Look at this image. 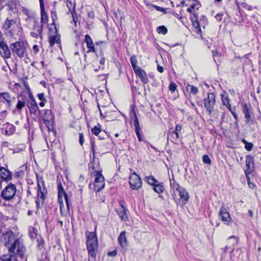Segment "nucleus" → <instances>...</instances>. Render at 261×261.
<instances>
[{
  "instance_id": "f257e3e1",
  "label": "nucleus",
  "mask_w": 261,
  "mask_h": 261,
  "mask_svg": "<svg viewBox=\"0 0 261 261\" xmlns=\"http://www.w3.org/2000/svg\"><path fill=\"white\" fill-rule=\"evenodd\" d=\"M86 245L88 254L90 256L95 258L98 249L97 236L95 232H87L86 233Z\"/></svg>"
},
{
  "instance_id": "f03ea898",
  "label": "nucleus",
  "mask_w": 261,
  "mask_h": 261,
  "mask_svg": "<svg viewBox=\"0 0 261 261\" xmlns=\"http://www.w3.org/2000/svg\"><path fill=\"white\" fill-rule=\"evenodd\" d=\"M8 250L7 254L12 255L13 256L22 258L25 252V248L23 244L19 239H17L7 247Z\"/></svg>"
},
{
  "instance_id": "7ed1b4c3",
  "label": "nucleus",
  "mask_w": 261,
  "mask_h": 261,
  "mask_svg": "<svg viewBox=\"0 0 261 261\" xmlns=\"http://www.w3.org/2000/svg\"><path fill=\"white\" fill-rule=\"evenodd\" d=\"M29 45L23 41H16L10 44V48L12 53L20 58L28 56V48Z\"/></svg>"
},
{
  "instance_id": "20e7f679",
  "label": "nucleus",
  "mask_w": 261,
  "mask_h": 261,
  "mask_svg": "<svg viewBox=\"0 0 261 261\" xmlns=\"http://www.w3.org/2000/svg\"><path fill=\"white\" fill-rule=\"evenodd\" d=\"M26 20L32 23L33 31L30 33L31 36L34 38H38L39 37L42 39L43 25L39 24V22L33 17H29Z\"/></svg>"
},
{
  "instance_id": "39448f33",
  "label": "nucleus",
  "mask_w": 261,
  "mask_h": 261,
  "mask_svg": "<svg viewBox=\"0 0 261 261\" xmlns=\"http://www.w3.org/2000/svg\"><path fill=\"white\" fill-rule=\"evenodd\" d=\"M130 118L132 120L134 121V125L135 126V130L138 140L141 142L142 141V137L141 134V128L139 125V122L137 118L136 112L135 107L134 105L130 106Z\"/></svg>"
},
{
  "instance_id": "423d86ee",
  "label": "nucleus",
  "mask_w": 261,
  "mask_h": 261,
  "mask_svg": "<svg viewBox=\"0 0 261 261\" xmlns=\"http://www.w3.org/2000/svg\"><path fill=\"white\" fill-rule=\"evenodd\" d=\"M16 192V186L13 184H9L3 190L1 196L5 201H9L14 197Z\"/></svg>"
},
{
  "instance_id": "0eeeda50",
  "label": "nucleus",
  "mask_w": 261,
  "mask_h": 261,
  "mask_svg": "<svg viewBox=\"0 0 261 261\" xmlns=\"http://www.w3.org/2000/svg\"><path fill=\"white\" fill-rule=\"evenodd\" d=\"M203 103L205 108L211 115L214 111V106L216 104L215 94L214 93H208L207 97L203 99Z\"/></svg>"
},
{
  "instance_id": "6e6552de",
  "label": "nucleus",
  "mask_w": 261,
  "mask_h": 261,
  "mask_svg": "<svg viewBox=\"0 0 261 261\" xmlns=\"http://www.w3.org/2000/svg\"><path fill=\"white\" fill-rule=\"evenodd\" d=\"M129 184L132 190H137L142 186V180L140 177L135 172L129 176Z\"/></svg>"
},
{
  "instance_id": "1a4fd4ad",
  "label": "nucleus",
  "mask_w": 261,
  "mask_h": 261,
  "mask_svg": "<svg viewBox=\"0 0 261 261\" xmlns=\"http://www.w3.org/2000/svg\"><path fill=\"white\" fill-rule=\"evenodd\" d=\"M95 176L94 186L95 190L97 192L99 191L105 187V178L102 176L101 171H95Z\"/></svg>"
},
{
  "instance_id": "9d476101",
  "label": "nucleus",
  "mask_w": 261,
  "mask_h": 261,
  "mask_svg": "<svg viewBox=\"0 0 261 261\" xmlns=\"http://www.w3.org/2000/svg\"><path fill=\"white\" fill-rule=\"evenodd\" d=\"M242 105L243 107L242 111L245 118V122L247 124L254 125L255 123H256V122L254 119L252 118V112L250 111V110L249 108L250 107V105H249L248 106L246 103H242Z\"/></svg>"
},
{
  "instance_id": "9b49d317",
  "label": "nucleus",
  "mask_w": 261,
  "mask_h": 261,
  "mask_svg": "<svg viewBox=\"0 0 261 261\" xmlns=\"http://www.w3.org/2000/svg\"><path fill=\"white\" fill-rule=\"evenodd\" d=\"M29 97L30 100L27 102V106L29 108L30 113L36 115L39 110L36 100L31 92L29 93Z\"/></svg>"
},
{
  "instance_id": "f8f14e48",
  "label": "nucleus",
  "mask_w": 261,
  "mask_h": 261,
  "mask_svg": "<svg viewBox=\"0 0 261 261\" xmlns=\"http://www.w3.org/2000/svg\"><path fill=\"white\" fill-rule=\"evenodd\" d=\"M219 215L220 219L227 225H229L232 221V219L230 216V214L227 211L224 205H222L219 212Z\"/></svg>"
},
{
  "instance_id": "ddd939ff",
  "label": "nucleus",
  "mask_w": 261,
  "mask_h": 261,
  "mask_svg": "<svg viewBox=\"0 0 261 261\" xmlns=\"http://www.w3.org/2000/svg\"><path fill=\"white\" fill-rule=\"evenodd\" d=\"M176 190L178 191L180 198L179 202H181L182 204H185L189 199V195L187 191L182 187L177 184Z\"/></svg>"
},
{
  "instance_id": "4468645a",
  "label": "nucleus",
  "mask_w": 261,
  "mask_h": 261,
  "mask_svg": "<svg viewBox=\"0 0 261 261\" xmlns=\"http://www.w3.org/2000/svg\"><path fill=\"white\" fill-rule=\"evenodd\" d=\"M14 234L11 230L3 233L1 237L2 240L4 241V245L6 248L11 245V243L14 240Z\"/></svg>"
},
{
  "instance_id": "2eb2a0df",
  "label": "nucleus",
  "mask_w": 261,
  "mask_h": 261,
  "mask_svg": "<svg viewBox=\"0 0 261 261\" xmlns=\"http://www.w3.org/2000/svg\"><path fill=\"white\" fill-rule=\"evenodd\" d=\"M198 13L195 11H193L191 15V20L193 27L196 29V33L200 34L201 33V30L200 29V22L198 20Z\"/></svg>"
},
{
  "instance_id": "dca6fc26",
  "label": "nucleus",
  "mask_w": 261,
  "mask_h": 261,
  "mask_svg": "<svg viewBox=\"0 0 261 261\" xmlns=\"http://www.w3.org/2000/svg\"><path fill=\"white\" fill-rule=\"evenodd\" d=\"M246 166L247 169L245 172L246 175L248 177V174H250L254 168L253 158L251 155H248L246 157Z\"/></svg>"
},
{
  "instance_id": "f3484780",
  "label": "nucleus",
  "mask_w": 261,
  "mask_h": 261,
  "mask_svg": "<svg viewBox=\"0 0 261 261\" xmlns=\"http://www.w3.org/2000/svg\"><path fill=\"white\" fill-rule=\"evenodd\" d=\"M0 55L7 59L11 57V50L4 41L0 43Z\"/></svg>"
},
{
  "instance_id": "a211bd4d",
  "label": "nucleus",
  "mask_w": 261,
  "mask_h": 261,
  "mask_svg": "<svg viewBox=\"0 0 261 261\" xmlns=\"http://www.w3.org/2000/svg\"><path fill=\"white\" fill-rule=\"evenodd\" d=\"M12 178V173L7 169L4 167L0 168V180L1 182L2 181H9Z\"/></svg>"
},
{
  "instance_id": "6ab92c4d",
  "label": "nucleus",
  "mask_w": 261,
  "mask_h": 261,
  "mask_svg": "<svg viewBox=\"0 0 261 261\" xmlns=\"http://www.w3.org/2000/svg\"><path fill=\"white\" fill-rule=\"evenodd\" d=\"M58 200L60 203V211L61 213H62V208L63 207V201H61V198L63 196L65 197L66 196H68L67 194L64 191L63 186L61 182L58 184Z\"/></svg>"
},
{
  "instance_id": "aec40b11",
  "label": "nucleus",
  "mask_w": 261,
  "mask_h": 261,
  "mask_svg": "<svg viewBox=\"0 0 261 261\" xmlns=\"http://www.w3.org/2000/svg\"><path fill=\"white\" fill-rule=\"evenodd\" d=\"M18 101L16 106V109L18 111H21L22 109L27 105V101L28 100L27 96L25 95L21 94L17 97Z\"/></svg>"
},
{
  "instance_id": "412c9836",
  "label": "nucleus",
  "mask_w": 261,
  "mask_h": 261,
  "mask_svg": "<svg viewBox=\"0 0 261 261\" xmlns=\"http://www.w3.org/2000/svg\"><path fill=\"white\" fill-rule=\"evenodd\" d=\"M2 129L3 134L6 136H11L14 133L15 127L12 124L6 123L3 125Z\"/></svg>"
},
{
  "instance_id": "4be33fe9",
  "label": "nucleus",
  "mask_w": 261,
  "mask_h": 261,
  "mask_svg": "<svg viewBox=\"0 0 261 261\" xmlns=\"http://www.w3.org/2000/svg\"><path fill=\"white\" fill-rule=\"evenodd\" d=\"M16 27V20L7 18L4 24L3 27L8 31L12 35V30Z\"/></svg>"
},
{
  "instance_id": "5701e85b",
  "label": "nucleus",
  "mask_w": 261,
  "mask_h": 261,
  "mask_svg": "<svg viewBox=\"0 0 261 261\" xmlns=\"http://www.w3.org/2000/svg\"><path fill=\"white\" fill-rule=\"evenodd\" d=\"M135 73L144 84H146L148 83L149 81L147 75L144 70L140 68L135 71Z\"/></svg>"
},
{
  "instance_id": "b1692460",
  "label": "nucleus",
  "mask_w": 261,
  "mask_h": 261,
  "mask_svg": "<svg viewBox=\"0 0 261 261\" xmlns=\"http://www.w3.org/2000/svg\"><path fill=\"white\" fill-rule=\"evenodd\" d=\"M120 207L116 210L117 213L121 220L126 221L128 220V217L126 213V208L122 202L120 203Z\"/></svg>"
},
{
  "instance_id": "393cba45",
  "label": "nucleus",
  "mask_w": 261,
  "mask_h": 261,
  "mask_svg": "<svg viewBox=\"0 0 261 261\" xmlns=\"http://www.w3.org/2000/svg\"><path fill=\"white\" fill-rule=\"evenodd\" d=\"M37 178L38 179L37 175ZM37 186V196L39 198H41L43 201H44L46 198V196L44 194L45 189H43V190H41V186H44V181L42 180V178H40V182H39V180H38Z\"/></svg>"
},
{
  "instance_id": "a878e982",
  "label": "nucleus",
  "mask_w": 261,
  "mask_h": 261,
  "mask_svg": "<svg viewBox=\"0 0 261 261\" xmlns=\"http://www.w3.org/2000/svg\"><path fill=\"white\" fill-rule=\"evenodd\" d=\"M85 43H86L87 47L88 49V50L87 51V53H90V52H95V49L94 47V45L92 41V39H91V37L87 34L85 35V40H84Z\"/></svg>"
},
{
  "instance_id": "bb28decb",
  "label": "nucleus",
  "mask_w": 261,
  "mask_h": 261,
  "mask_svg": "<svg viewBox=\"0 0 261 261\" xmlns=\"http://www.w3.org/2000/svg\"><path fill=\"white\" fill-rule=\"evenodd\" d=\"M221 98L223 105L227 108L229 110H231L232 108L231 107L230 100L228 94L226 92L221 94Z\"/></svg>"
},
{
  "instance_id": "cd10ccee",
  "label": "nucleus",
  "mask_w": 261,
  "mask_h": 261,
  "mask_svg": "<svg viewBox=\"0 0 261 261\" xmlns=\"http://www.w3.org/2000/svg\"><path fill=\"white\" fill-rule=\"evenodd\" d=\"M125 234L126 232L123 231L120 232L118 238L119 244L122 248H125L127 246V239Z\"/></svg>"
},
{
  "instance_id": "c85d7f7f",
  "label": "nucleus",
  "mask_w": 261,
  "mask_h": 261,
  "mask_svg": "<svg viewBox=\"0 0 261 261\" xmlns=\"http://www.w3.org/2000/svg\"><path fill=\"white\" fill-rule=\"evenodd\" d=\"M13 0H0V9L2 10L5 7L8 11L13 9Z\"/></svg>"
},
{
  "instance_id": "c756f323",
  "label": "nucleus",
  "mask_w": 261,
  "mask_h": 261,
  "mask_svg": "<svg viewBox=\"0 0 261 261\" xmlns=\"http://www.w3.org/2000/svg\"><path fill=\"white\" fill-rule=\"evenodd\" d=\"M40 6L41 9V24L44 25L48 21V16L45 11L44 4H41Z\"/></svg>"
},
{
  "instance_id": "7c9ffc66",
  "label": "nucleus",
  "mask_w": 261,
  "mask_h": 261,
  "mask_svg": "<svg viewBox=\"0 0 261 261\" xmlns=\"http://www.w3.org/2000/svg\"><path fill=\"white\" fill-rule=\"evenodd\" d=\"M0 100L4 101V100L8 103L9 107L11 104V96L8 92L0 93Z\"/></svg>"
},
{
  "instance_id": "2f4dec72",
  "label": "nucleus",
  "mask_w": 261,
  "mask_h": 261,
  "mask_svg": "<svg viewBox=\"0 0 261 261\" xmlns=\"http://www.w3.org/2000/svg\"><path fill=\"white\" fill-rule=\"evenodd\" d=\"M49 42L51 46H53L55 43L60 44V35H56L50 36L49 38Z\"/></svg>"
},
{
  "instance_id": "473e14b6",
  "label": "nucleus",
  "mask_w": 261,
  "mask_h": 261,
  "mask_svg": "<svg viewBox=\"0 0 261 261\" xmlns=\"http://www.w3.org/2000/svg\"><path fill=\"white\" fill-rule=\"evenodd\" d=\"M153 190L158 194H162L164 192L165 187L163 182L158 181L153 187Z\"/></svg>"
},
{
  "instance_id": "72a5a7b5",
  "label": "nucleus",
  "mask_w": 261,
  "mask_h": 261,
  "mask_svg": "<svg viewBox=\"0 0 261 261\" xmlns=\"http://www.w3.org/2000/svg\"><path fill=\"white\" fill-rule=\"evenodd\" d=\"M144 180L148 184H149L150 186H152V187H153L159 181L152 175H150V176H146L144 178Z\"/></svg>"
},
{
  "instance_id": "f704fd0d",
  "label": "nucleus",
  "mask_w": 261,
  "mask_h": 261,
  "mask_svg": "<svg viewBox=\"0 0 261 261\" xmlns=\"http://www.w3.org/2000/svg\"><path fill=\"white\" fill-rule=\"evenodd\" d=\"M17 258L12 255L4 254L0 258V261H18Z\"/></svg>"
},
{
  "instance_id": "c9c22d12",
  "label": "nucleus",
  "mask_w": 261,
  "mask_h": 261,
  "mask_svg": "<svg viewBox=\"0 0 261 261\" xmlns=\"http://www.w3.org/2000/svg\"><path fill=\"white\" fill-rule=\"evenodd\" d=\"M130 62L132 67L134 70V72L138 70V69L140 68L141 67L138 66L137 65V60L136 56H132L130 59Z\"/></svg>"
},
{
  "instance_id": "e433bc0d",
  "label": "nucleus",
  "mask_w": 261,
  "mask_h": 261,
  "mask_svg": "<svg viewBox=\"0 0 261 261\" xmlns=\"http://www.w3.org/2000/svg\"><path fill=\"white\" fill-rule=\"evenodd\" d=\"M91 132L92 134L96 136H98L99 134L101 133V129L99 124H97V125L95 126L91 129Z\"/></svg>"
},
{
  "instance_id": "4c0bfd02",
  "label": "nucleus",
  "mask_w": 261,
  "mask_h": 261,
  "mask_svg": "<svg viewBox=\"0 0 261 261\" xmlns=\"http://www.w3.org/2000/svg\"><path fill=\"white\" fill-rule=\"evenodd\" d=\"M42 118L54 119V115L53 114L51 110H44Z\"/></svg>"
},
{
  "instance_id": "58836bf2",
  "label": "nucleus",
  "mask_w": 261,
  "mask_h": 261,
  "mask_svg": "<svg viewBox=\"0 0 261 261\" xmlns=\"http://www.w3.org/2000/svg\"><path fill=\"white\" fill-rule=\"evenodd\" d=\"M66 6L68 8L69 11L70 13H71L72 12V10H74V11H75V6H76L75 2L73 3L70 0H67Z\"/></svg>"
},
{
  "instance_id": "ea45409f",
  "label": "nucleus",
  "mask_w": 261,
  "mask_h": 261,
  "mask_svg": "<svg viewBox=\"0 0 261 261\" xmlns=\"http://www.w3.org/2000/svg\"><path fill=\"white\" fill-rule=\"evenodd\" d=\"M187 89L188 91H189L190 93L194 95L197 94L199 91L198 88L193 85H188L187 87Z\"/></svg>"
},
{
  "instance_id": "a19ab883",
  "label": "nucleus",
  "mask_w": 261,
  "mask_h": 261,
  "mask_svg": "<svg viewBox=\"0 0 261 261\" xmlns=\"http://www.w3.org/2000/svg\"><path fill=\"white\" fill-rule=\"evenodd\" d=\"M156 32L160 34L166 35L168 32V30L165 26L161 25L156 28Z\"/></svg>"
},
{
  "instance_id": "79ce46f5",
  "label": "nucleus",
  "mask_w": 261,
  "mask_h": 261,
  "mask_svg": "<svg viewBox=\"0 0 261 261\" xmlns=\"http://www.w3.org/2000/svg\"><path fill=\"white\" fill-rule=\"evenodd\" d=\"M44 123L45 124L46 127L50 129V128L52 127L53 123L54 122V119L42 118Z\"/></svg>"
},
{
  "instance_id": "37998d69",
  "label": "nucleus",
  "mask_w": 261,
  "mask_h": 261,
  "mask_svg": "<svg viewBox=\"0 0 261 261\" xmlns=\"http://www.w3.org/2000/svg\"><path fill=\"white\" fill-rule=\"evenodd\" d=\"M96 150L95 149V144L94 142L91 143L90 157L93 159V161L95 159Z\"/></svg>"
},
{
  "instance_id": "c03bdc74",
  "label": "nucleus",
  "mask_w": 261,
  "mask_h": 261,
  "mask_svg": "<svg viewBox=\"0 0 261 261\" xmlns=\"http://www.w3.org/2000/svg\"><path fill=\"white\" fill-rule=\"evenodd\" d=\"M242 142L245 144V148L247 151L252 150L253 147V144L252 143L248 142L245 139H243Z\"/></svg>"
},
{
  "instance_id": "a18cd8bd",
  "label": "nucleus",
  "mask_w": 261,
  "mask_h": 261,
  "mask_svg": "<svg viewBox=\"0 0 261 261\" xmlns=\"http://www.w3.org/2000/svg\"><path fill=\"white\" fill-rule=\"evenodd\" d=\"M170 139L171 142L175 143L178 139H176V135L172 132L169 131L168 133V140Z\"/></svg>"
},
{
  "instance_id": "49530a36",
  "label": "nucleus",
  "mask_w": 261,
  "mask_h": 261,
  "mask_svg": "<svg viewBox=\"0 0 261 261\" xmlns=\"http://www.w3.org/2000/svg\"><path fill=\"white\" fill-rule=\"evenodd\" d=\"M181 126L180 125H176L175 126V129L174 130H173L172 132L175 134L176 135V139L179 138V132H180L181 130Z\"/></svg>"
},
{
  "instance_id": "de8ad7c7",
  "label": "nucleus",
  "mask_w": 261,
  "mask_h": 261,
  "mask_svg": "<svg viewBox=\"0 0 261 261\" xmlns=\"http://www.w3.org/2000/svg\"><path fill=\"white\" fill-rule=\"evenodd\" d=\"M70 13L71 14L73 21L75 25H76V22L78 20L77 14H76L75 11H74V9L72 10V12Z\"/></svg>"
},
{
  "instance_id": "09e8293b",
  "label": "nucleus",
  "mask_w": 261,
  "mask_h": 261,
  "mask_svg": "<svg viewBox=\"0 0 261 261\" xmlns=\"http://www.w3.org/2000/svg\"><path fill=\"white\" fill-rule=\"evenodd\" d=\"M177 89V86L174 82H171L169 86V89L173 93Z\"/></svg>"
},
{
  "instance_id": "8fccbe9b",
  "label": "nucleus",
  "mask_w": 261,
  "mask_h": 261,
  "mask_svg": "<svg viewBox=\"0 0 261 261\" xmlns=\"http://www.w3.org/2000/svg\"><path fill=\"white\" fill-rule=\"evenodd\" d=\"M37 241H38V248L40 250H42V249L44 247V240L41 237H40V239H38Z\"/></svg>"
},
{
  "instance_id": "3c124183",
  "label": "nucleus",
  "mask_w": 261,
  "mask_h": 261,
  "mask_svg": "<svg viewBox=\"0 0 261 261\" xmlns=\"http://www.w3.org/2000/svg\"><path fill=\"white\" fill-rule=\"evenodd\" d=\"M202 161L203 163L207 164H211V160L210 159L209 156L207 154H205L202 156Z\"/></svg>"
},
{
  "instance_id": "603ef678",
  "label": "nucleus",
  "mask_w": 261,
  "mask_h": 261,
  "mask_svg": "<svg viewBox=\"0 0 261 261\" xmlns=\"http://www.w3.org/2000/svg\"><path fill=\"white\" fill-rule=\"evenodd\" d=\"M94 162L93 161V159H91L90 163L88 164V167L90 169H92L93 170V174H95L94 171H96L95 170V167L94 166Z\"/></svg>"
},
{
  "instance_id": "864d4df0",
  "label": "nucleus",
  "mask_w": 261,
  "mask_h": 261,
  "mask_svg": "<svg viewBox=\"0 0 261 261\" xmlns=\"http://www.w3.org/2000/svg\"><path fill=\"white\" fill-rule=\"evenodd\" d=\"M200 7V5L199 3H197L196 4H193L191 5L190 8L192 9L193 10H198Z\"/></svg>"
},
{
  "instance_id": "5fc2aeb1",
  "label": "nucleus",
  "mask_w": 261,
  "mask_h": 261,
  "mask_svg": "<svg viewBox=\"0 0 261 261\" xmlns=\"http://www.w3.org/2000/svg\"><path fill=\"white\" fill-rule=\"evenodd\" d=\"M84 142V134L81 133L79 134V143L81 146H83Z\"/></svg>"
},
{
  "instance_id": "6e6d98bb",
  "label": "nucleus",
  "mask_w": 261,
  "mask_h": 261,
  "mask_svg": "<svg viewBox=\"0 0 261 261\" xmlns=\"http://www.w3.org/2000/svg\"><path fill=\"white\" fill-rule=\"evenodd\" d=\"M241 6L243 8H244V9H246V10H247L248 11H250L252 9V6L248 5V4H247L245 3H242Z\"/></svg>"
},
{
  "instance_id": "4d7b16f0",
  "label": "nucleus",
  "mask_w": 261,
  "mask_h": 261,
  "mask_svg": "<svg viewBox=\"0 0 261 261\" xmlns=\"http://www.w3.org/2000/svg\"><path fill=\"white\" fill-rule=\"evenodd\" d=\"M64 199H65V202H66L67 209L68 211H69L70 205L71 204V203H70L69 200L68 199V196H66L65 197H64Z\"/></svg>"
},
{
  "instance_id": "13d9d810",
  "label": "nucleus",
  "mask_w": 261,
  "mask_h": 261,
  "mask_svg": "<svg viewBox=\"0 0 261 261\" xmlns=\"http://www.w3.org/2000/svg\"><path fill=\"white\" fill-rule=\"evenodd\" d=\"M229 111L231 112V113L232 115V116H233L234 118L236 120H238V115L235 112L234 108V109L231 108V110H229Z\"/></svg>"
},
{
  "instance_id": "bf43d9fd",
  "label": "nucleus",
  "mask_w": 261,
  "mask_h": 261,
  "mask_svg": "<svg viewBox=\"0 0 261 261\" xmlns=\"http://www.w3.org/2000/svg\"><path fill=\"white\" fill-rule=\"evenodd\" d=\"M37 96L39 100L41 101H45L46 99L44 97V94L43 93H38Z\"/></svg>"
},
{
  "instance_id": "052dcab7",
  "label": "nucleus",
  "mask_w": 261,
  "mask_h": 261,
  "mask_svg": "<svg viewBox=\"0 0 261 261\" xmlns=\"http://www.w3.org/2000/svg\"><path fill=\"white\" fill-rule=\"evenodd\" d=\"M170 181L171 187H172L173 189H176V188L177 187V184H175L174 179L173 178L172 180L170 179Z\"/></svg>"
},
{
  "instance_id": "680f3d73",
  "label": "nucleus",
  "mask_w": 261,
  "mask_h": 261,
  "mask_svg": "<svg viewBox=\"0 0 261 261\" xmlns=\"http://www.w3.org/2000/svg\"><path fill=\"white\" fill-rule=\"evenodd\" d=\"M222 14L218 13L216 16L215 18L218 21H221L222 19Z\"/></svg>"
},
{
  "instance_id": "e2e57ef3",
  "label": "nucleus",
  "mask_w": 261,
  "mask_h": 261,
  "mask_svg": "<svg viewBox=\"0 0 261 261\" xmlns=\"http://www.w3.org/2000/svg\"><path fill=\"white\" fill-rule=\"evenodd\" d=\"M108 255L111 257H115L117 255L116 250H113L112 251H110L108 252Z\"/></svg>"
},
{
  "instance_id": "0e129e2a",
  "label": "nucleus",
  "mask_w": 261,
  "mask_h": 261,
  "mask_svg": "<svg viewBox=\"0 0 261 261\" xmlns=\"http://www.w3.org/2000/svg\"><path fill=\"white\" fill-rule=\"evenodd\" d=\"M33 50L35 54H37L39 49L37 45H34L33 47Z\"/></svg>"
},
{
  "instance_id": "69168bd1",
  "label": "nucleus",
  "mask_w": 261,
  "mask_h": 261,
  "mask_svg": "<svg viewBox=\"0 0 261 261\" xmlns=\"http://www.w3.org/2000/svg\"><path fill=\"white\" fill-rule=\"evenodd\" d=\"M36 230L35 229H33V232H31L30 237L31 238H35L36 237Z\"/></svg>"
},
{
  "instance_id": "338daca9",
  "label": "nucleus",
  "mask_w": 261,
  "mask_h": 261,
  "mask_svg": "<svg viewBox=\"0 0 261 261\" xmlns=\"http://www.w3.org/2000/svg\"><path fill=\"white\" fill-rule=\"evenodd\" d=\"M157 69H158V71L159 72H160V73H162L164 72V68L163 67L160 66V65H158L157 66Z\"/></svg>"
},
{
  "instance_id": "774afa93",
  "label": "nucleus",
  "mask_w": 261,
  "mask_h": 261,
  "mask_svg": "<svg viewBox=\"0 0 261 261\" xmlns=\"http://www.w3.org/2000/svg\"><path fill=\"white\" fill-rule=\"evenodd\" d=\"M131 89H132V93L133 94L135 93V92H136L137 91V88L135 86H132Z\"/></svg>"
}]
</instances>
